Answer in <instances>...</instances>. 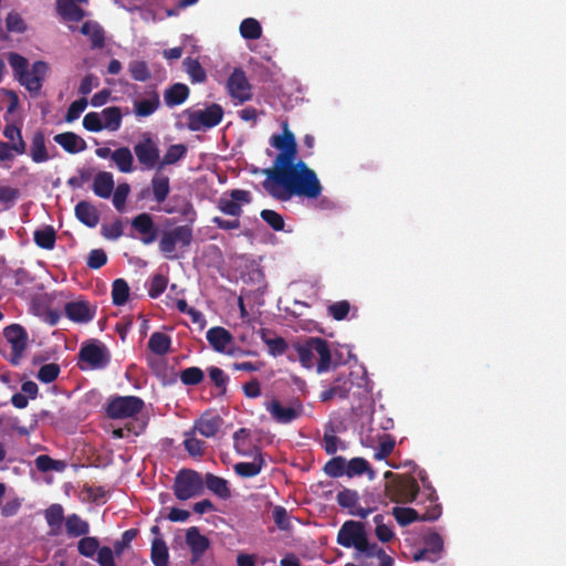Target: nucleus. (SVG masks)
<instances>
[{
  "instance_id": "obj_1",
  "label": "nucleus",
  "mask_w": 566,
  "mask_h": 566,
  "mask_svg": "<svg viewBox=\"0 0 566 566\" xmlns=\"http://www.w3.org/2000/svg\"><path fill=\"white\" fill-rule=\"evenodd\" d=\"M263 189L274 199L289 201L293 197L315 200L323 192L316 172L303 160L264 169Z\"/></svg>"
},
{
  "instance_id": "obj_2",
  "label": "nucleus",
  "mask_w": 566,
  "mask_h": 566,
  "mask_svg": "<svg viewBox=\"0 0 566 566\" xmlns=\"http://www.w3.org/2000/svg\"><path fill=\"white\" fill-rule=\"evenodd\" d=\"M293 348L304 368L311 369L315 365V354L318 355L316 369L318 374L329 370L332 365V353L328 342L321 337H307L304 342H296Z\"/></svg>"
},
{
  "instance_id": "obj_3",
  "label": "nucleus",
  "mask_w": 566,
  "mask_h": 566,
  "mask_svg": "<svg viewBox=\"0 0 566 566\" xmlns=\"http://www.w3.org/2000/svg\"><path fill=\"white\" fill-rule=\"evenodd\" d=\"M192 238V228L190 226H177L161 231L158 249L167 260H175L178 258L177 248L184 249L189 247Z\"/></svg>"
},
{
  "instance_id": "obj_4",
  "label": "nucleus",
  "mask_w": 566,
  "mask_h": 566,
  "mask_svg": "<svg viewBox=\"0 0 566 566\" xmlns=\"http://www.w3.org/2000/svg\"><path fill=\"white\" fill-rule=\"evenodd\" d=\"M282 134H274L270 138V145L280 151L273 161V167L286 166L296 161L297 157V143L286 120L282 123Z\"/></svg>"
},
{
  "instance_id": "obj_5",
  "label": "nucleus",
  "mask_w": 566,
  "mask_h": 566,
  "mask_svg": "<svg viewBox=\"0 0 566 566\" xmlns=\"http://www.w3.org/2000/svg\"><path fill=\"white\" fill-rule=\"evenodd\" d=\"M187 116V127L191 132H199L210 129L219 125L223 118V108L217 103H212L205 109H186L184 112Z\"/></svg>"
},
{
  "instance_id": "obj_6",
  "label": "nucleus",
  "mask_w": 566,
  "mask_h": 566,
  "mask_svg": "<svg viewBox=\"0 0 566 566\" xmlns=\"http://www.w3.org/2000/svg\"><path fill=\"white\" fill-rule=\"evenodd\" d=\"M111 360L106 346L97 340L84 343L78 352L77 366L81 370L103 369Z\"/></svg>"
},
{
  "instance_id": "obj_7",
  "label": "nucleus",
  "mask_w": 566,
  "mask_h": 566,
  "mask_svg": "<svg viewBox=\"0 0 566 566\" xmlns=\"http://www.w3.org/2000/svg\"><path fill=\"white\" fill-rule=\"evenodd\" d=\"M419 493V485L415 478L403 475L387 481L385 484L386 496L395 503H411Z\"/></svg>"
},
{
  "instance_id": "obj_8",
  "label": "nucleus",
  "mask_w": 566,
  "mask_h": 566,
  "mask_svg": "<svg viewBox=\"0 0 566 566\" xmlns=\"http://www.w3.org/2000/svg\"><path fill=\"white\" fill-rule=\"evenodd\" d=\"M144 407V400L137 396H114L108 399L105 413L109 419L133 418Z\"/></svg>"
},
{
  "instance_id": "obj_9",
  "label": "nucleus",
  "mask_w": 566,
  "mask_h": 566,
  "mask_svg": "<svg viewBox=\"0 0 566 566\" xmlns=\"http://www.w3.org/2000/svg\"><path fill=\"white\" fill-rule=\"evenodd\" d=\"M203 492V479L195 470H181L174 483V494L180 501H186Z\"/></svg>"
},
{
  "instance_id": "obj_10",
  "label": "nucleus",
  "mask_w": 566,
  "mask_h": 566,
  "mask_svg": "<svg viewBox=\"0 0 566 566\" xmlns=\"http://www.w3.org/2000/svg\"><path fill=\"white\" fill-rule=\"evenodd\" d=\"M134 153L144 169H157L160 161V150L158 142L149 133L142 135V139L134 146Z\"/></svg>"
},
{
  "instance_id": "obj_11",
  "label": "nucleus",
  "mask_w": 566,
  "mask_h": 566,
  "mask_svg": "<svg viewBox=\"0 0 566 566\" xmlns=\"http://www.w3.org/2000/svg\"><path fill=\"white\" fill-rule=\"evenodd\" d=\"M251 193L243 189H233L218 199L217 208L224 214L240 218L243 213L242 206L250 203Z\"/></svg>"
},
{
  "instance_id": "obj_12",
  "label": "nucleus",
  "mask_w": 566,
  "mask_h": 566,
  "mask_svg": "<svg viewBox=\"0 0 566 566\" xmlns=\"http://www.w3.org/2000/svg\"><path fill=\"white\" fill-rule=\"evenodd\" d=\"M367 532L365 524L357 521H346L337 533V543L346 548L354 547L355 551L365 544Z\"/></svg>"
},
{
  "instance_id": "obj_13",
  "label": "nucleus",
  "mask_w": 566,
  "mask_h": 566,
  "mask_svg": "<svg viewBox=\"0 0 566 566\" xmlns=\"http://www.w3.org/2000/svg\"><path fill=\"white\" fill-rule=\"evenodd\" d=\"M3 335L11 345V363L18 365L28 346L27 331L19 324H11L4 328Z\"/></svg>"
},
{
  "instance_id": "obj_14",
  "label": "nucleus",
  "mask_w": 566,
  "mask_h": 566,
  "mask_svg": "<svg viewBox=\"0 0 566 566\" xmlns=\"http://www.w3.org/2000/svg\"><path fill=\"white\" fill-rule=\"evenodd\" d=\"M265 409L271 415L272 419L282 424H287L301 417L303 406L296 402L295 406H283L279 399H272L265 403Z\"/></svg>"
},
{
  "instance_id": "obj_15",
  "label": "nucleus",
  "mask_w": 566,
  "mask_h": 566,
  "mask_svg": "<svg viewBox=\"0 0 566 566\" xmlns=\"http://www.w3.org/2000/svg\"><path fill=\"white\" fill-rule=\"evenodd\" d=\"M227 88L232 98L240 103L248 102L252 98L251 85L242 69H234L227 81Z\"/></svg>"
},
{
  "instance_id": "obj_16",
  "label": "nucleus",
  "mask_w": 566,
  "mask_h": 566,
  "mask_svg": "<svg viewBox=\"0 0 566 566\" xmlns=\"http://www.w3.org/2000/svg\"><path fill=\"white\" fill-rule=\"evenodd\" d=\"M392 515L399 525L407 526L417 521L432 522L438 520L441 515V507L439 505H436L432 510H429L424 514L420 515L412 507L396 506L392 509Z\"/></svg>"
},
{
  "instance_id": "obj_17",
  "label": "nucleus",
  "mask_w": 566,
  "mask_h": 566,
  "mask_svg": "<svg viewBox=\"0 0 566 566\" xmlns=\"http://www.w3.org/2000/svg\"><path fill=\"white\" fill-rule=\"evenodd\" d=\"M49 71L50 66L46 62L35 61L31 70L28 69L27 75L22 78L20 84L24 86L31 95L38 96Z\"/></svg>"
},
{
  "instance_id": "obj_18",
  "label": "nucleus",
  "mask_w": 566,
  "mask_h": 566,
  "mask_svg": "<svg viewBox=\"0 0 566 566\" xmlns=\"http://www.w3.org/2000/svg\"><path fill=\"white\" fill-rule=\"evenodd\" d=\"M132 227L140 234V241L145 245L154 243L158 238V228L153 217L147 212L139 213L133 218Z\"/></svg>"
},
{
  "instance_id": "obj_19",
  "label": "nucleus",
  "mask_w": 566,
  "mask_h": 566,
  "mask_svg": "<svg viewBox=\"0 0 566 566\" xmlns=\"http://www.w3.org/2000/svg\"><path fill=\"white\" fill-rule=\"evenodd\" d=\"M222 424V418L214 411L203 412L193 424V432L197 431L205 438L214 437Z\"/></svg>"
},
{
  "instance_id": "obj_20",
  "label": "nucleus",
  "mask_w": 566,
  "mask_h": 566,
  "mask_svg": "<svg viewBox=\"0 0 566 566\" xmlns=\"http://www.w3.org/2000/svg\"><path fill=\"white\" fill-rule=\"evenodd\" d=\"M353 388V380L345 375H339L334 379L331 387L321 392V401H329L334 398L345 399Z\"/></svg>"
},
{
  "instance_id": "obj_21",
  "label": "nucleus",
  "mask_w": 566,
  "mask_h": 566,
  "mask_svg": "<svg viewBox=\"0 0 566 566\" xmlns=\"http://www.w3.org/2000/svg\"><path fill=\"white\" fill-rule=\"evenodd\" d=\"M186 543L191 551V563H196L197 560H199L210 545L208 537L201 535L198 527L196 526H192L187 530Z\"/></svg>"
},
{
  "instance_id": "obj_22",
  "label": "nucleus",
  "mask_w": 566,
  "mask_h": 566,
  "mask_svg": "<svg viewBox=\"0 0 566 566\" xmlns=\"http://www.w3.org/2000/svg\"><path fill=\"white\" fill-rule=\"evenodd\" d=\"M65 315L75 323H88L94 318L95 310H91L85 301L69 302L64 306Z\"/></svg>"
},
{
  "instance_id": "obj_23",
  "label": "nucleus",
  "mask_w": 566,
  "mask_h": 566,
  "mask_svg": "<svg viewBox=\"0 0 566 566\" xmlns=\"http://www.w3.org/2000/svg\"><path fill=\"white\" fill-rule=\"evenodd\" d=\"M76 219L88 228H95L99 222V212L90 201L82 200L74 208Z\"/></svg>"
},
{
  "instance_id": "obj_24",
  "label": "nucleus",
  "mask_w": 566,
  "mask_h": 566,
  "mask_svg": "<svg viewBox=\"0 0 566 566\" xmlns=\"http://www.w3.org/2000/svg\"><path fill=\"white\" fill-rule=\"evenodd\" d=\"M233 447L242 457H254L255 449H260L252 443L250 430L247 428H240L233 433Z\"/></svg>"
},
{
  "instance_id": "obj_25",
  "label": "nucleus",
  "mask_w": 566,
  "mask_h": 566,
  "mask_svg": "<svg viewBox=\"0 0 566 566\" xmlns=\"http://www.w3.org/2000/svg\"><path fill=\"white\" fill-rule=\"evenodd\" d=\"M264 465L265 461L261 449H255L252 462H238L234 464L233 470L241 478H254L262 471Z\"/></svg>"
},
{
  "instance_id": "obj_26",
  "label": "nucleus",
  "mask_w": 566,
  "mask_h": 566,
  "mask_svg": "<svg viewBox=\"0 0 566 566\" xmlns=\"http://www.w3.org/2000/svg\"><path fill=\"white\" fill-rule=\"evenodd\" d=\"M54 142L65 151L77 154L86 149V142L73 132H65L54 136Z\"/></svg>"
},
{
  "instance_id": "obj_27",
  "label": "nucleus",
  "mask_w": 566,
  "mask_h": 566,
  "mask_svg": "<svg viewBox=\"0 0 566 566\" xmlns=\"http://www.w3.org/2000/svg\"><path fill=\"white\" fill-rule=\"evenodd\" d=\"M29 155L35 164H42L50 159L45 135L42 130H35L33 133Z\"/></svg>"
},
{
  "instance_id": "obj_28",
  "label": "nucleus",
  "mask_w": 566,
  "mask_h": 566,
  "mask_svg": "<svg viewBox=\"0 0 566 566\" xmlns=\"http://www.w3.org/2000/svg\"><path fill=\"white\" fill-rule=\"evenodd\" d=\"M206 337L210 346L218 353H223L233 340L232 334L221 326L208 329Z\"/></svg>"
},
{
  "instance_id": "obj_29",
  "label": "nucleus",
  "mask_w": 566,
  "mask_h": 566,
  "mask_svg": "<svg viewBox=\"0 0 566 566\" xmlns=\"http://www.w3.org/2000/svg\"><path fill=\"white\" fill-rule=\"evenodd\" d=\"M56 12L64 21L69 22H80L85 17V11L78 3L70 0H57Z\"/></svg>"
},
{
  "instance_id": "obj_30",
  "label": "nucleus",
  "mask_w": 566,
  "mask_h": 566,
  "mask_svg": "<svg viewBox=\"0 0 566 566\" xmlns=\"http://www.w3.org/2000/svg\"><path fill=\"white\" fill-rule=\"evenodd\" d=\"M114 185L112 172L99 171L94 176L92 190L97 197L107 199L112 196Z\"/></svg>"
},
{
  "instance_id": "obj_31",
  "label": "nucleus",
  "mask_w": 566,
  "mask_h": 566,
  "mask_svg": "<svg viewBox=\"0 0 566 566\" xmlns=\"http://www.w3.org/2000/svg\"><path fill=\"white\" fill-rule=\"evenodd\" d=\"M190 90L184 83H175L164 92V101L168 107L181 105L189 97Z\"/></svg>"
},
{
  "instance_id": "obj_32",
  "label": "nucleus",
  "mask_w": 566,
  "mask_h": 566,
  "mask_svg": "<svg viewBox=\"0 0 566 566\" xmlns=\"http://www.w3.org/2000/svg\"><path fill=\"white\" fill-rule=\"evenodd\" d=\"M81 33L88 36L92 49L105 46V31L96 21H86L81 27Z\"/></svg>"
},
{
  "instance_id": "obj_33",
  "label": "nucleus",
  "mask_w": 566,
  "mask_h": 566,
  "mask_svg": "<svg viewBox=\"0 0 566 566\" xmlns=\"http://www.w3.org/2000/svg\"><path fill=\"white\" fill-rule=\"evenodd\" d=\"M205 485L209 491L222 500H228L231 496L229 482L223 478L217 476L212 473H207L203 480V486Z\"/></svg>"
},
{
  "instance_id": "obj_34",
  "label": "nucleus",
  "mask_w": 566,
  "mask_h": 566,
  "mask_svg": "<svg viewBox=\"0 0 566 566\" xmlns=\"http://www.w3.org/2000/svg\"><path fill=\"white\" fill-rule=\"evenodd\" d=\"M103 129L116 132L120 128L123 120V113L118 106H109L104 108L101 113Z\"/></svg>"
},
{
  "instance_id": "obj_35",
  "label": "nucleus",
  "mask_w": 566,
  "mask_h": 566,
  "mask_svg": "<svg viewBox=\"0 0 566 566\" xmlns=\"http://www.w3.org/2000/svg\"><path fill=\"white\" fill-rule=\"evenodd\" d=\"M160 106L159 94L153 92L148 98L134 102V113L137 117H148Z\"/></svg>"
},
{
  "instance_id": "obj_36",
  "label": "nucleus",
  "mask_w": 566,
  "mask_h": 566,
  "mask_svg": "<svg viewBox=\"0 0 566 566\" xmlns=\"http://www.w3.org/2000/svg\"><path fill=\"white\" fill-rule=\"evenodd\" d=\"M150 185L155 200L158 203L164 202L170 191L169 178L157 170L155 176L151 178Z\"/></svg>"
},
{
  "instance_id": "obj_37",
  "label": "nucleus",
  "mask_w": 566,
  "mask_h": 566,
  "mask_svg": "<svg viewBox=\"0 0 566 566\" xmlns=\"http://www.w3.org/2000/svg\"><path fill=\"white\" fill-rule=\"evenodd\" d=\"M65 528L69 536L80 537L90 533V524L73 513L65 518Z\"/></svg>"
},
{
  "instance_id": "obj_38",
  "label": "nucleus",
  "mask_w": 566,
  "mask_h": 566,
  "mask_svg": "<svg viewBox=\"0 0 566 566\" xmlns=\"http://www.w3.org/2000/svg\"><path fill=\"white\" fill-rule=\"evenodd\" d=\"M33 240L39 248L52 250L55 247L56 232L52 226H44L34 231Z\"/></svg>"
},
{
  "instance_id": "obj_39",
  "label": "nucleus",
  "mask_w": 566,
  "mask_h": 566,
  "mask_svg": "<svg viewBox=\"0 0 566 566\" xmlns=\"http://www.w3.org/2000/svg\"><path fill=\"white\" fill-rule=\"evenodd\" d=\"M150 559L155 566H168L169 552L167 544L163 538L156 537L151 542Z\"/></svg>"
},
{
  "instance_id": "obj_40",
  "label": "nucleus",
  "mask_w": 566,
  "mask_h": 566,
  "mask_svg": "<svg viewBox=\"0 0 566 566\" xmlns=\"http://www.w3.org/2000/svg\"><path fill=\"white\" fill-rule=\"evenodd\" d=\"M187 147L184 144H174L168 147L164 157L160 159L157 167L158 171H161L166 166L174 165L186 157Z\"/></svg>"
},
{
  "instance_id": "obj_41",
  "label": "nucleus",
  "mask_w": 566,
  "mask_h": 566,
  "mask_svg": "<svg viewBox=\"0 0 566 566\" xmlns=\"http://www.w3.org/2000/svg\"><path fill=\"white\" fill-rule=\"evenodd\" d=\"M112 160L120 172L127 174L133 171L134 157L128 147H119L112 153Z\"/></svg>"
},
{
  "instance_id": "obj_42",
  "label": "nucleus",
  "mask_w": 566,
  "mask_h": 566,
  "mask_svg": "<svg viewBox=\"0 0 566 566\" xmlns=\"http://www.w3.org/2000/svg\"><path fill=\"white\" fill-rule=\"evenodd\" d=\"M171 338L169 335L155 332L148 340V348L156 355L164 356L170 350Z\"/></svg>"
},
{
  "instance_id": "obj_43",
  "label": "nucleus",
  "mask_w": 566,
  "mask_h": 566,
  "mask_svg": "<svg viewBox=\"0 0 566 566\" xmlns=\"http://www.w3.org/2000/svg\"><path fill=\"white\" fill-rule=\"evenodd\" d=\"M3 136L14 146L17 155H23L27 151V144L23 140L21 128L14 124H7L3 128Z\"/></svg>"
},
{
  "instance_id": "obj_44",
  "label": "nucleus",
  "mask_w": 566,
  "mask_h": 566,
  "mask_svg": "<svg viewBox=\"0 0 566 566\" xmlns=\"http://www.w3.org/2000/svg\"><path fill=\"white\" fill-rule=\"evenodd\" d=\"M354 557L359 559L364 558H373L376 557L379 563L384 562L386 557H390L386 554L384 548L379 547L376 543H370L368 541V536L365 538V544L361 547H358L355 552Z\"/></svg>"
},
{
  "instance_id": "obj_45",
  "label": "nucleus",
  "mask_w": 566,
  "mask_h": 566,
  "mask_svg": "<svg viewBox=\"0 0 566 566\" xmlns=\"http://www.w3.org/2000/svg\"><path fill=\"white\" fill-rule=\"evenodd\" d=\"M182 65L192 83H203L207 80L206 70L197 59L187 57L184 60Z\"/></svg>"
},
{
  "instance_id": "obj_46",
  "label": "nucleus",
  "mask_w": 566,
  "mask_h": 566,
  "mask_svg": "<svg viewBox=\"0 0 566 566\" xmlns=\"http://www.w3.org/2000/svg\"><path fill=\"white\" fill-rule=\"evenodd\" d=\"M129 297V286L124 279H116L112 284V302L115 306H122L127 303Z\"/></svg>"
},
{
  "instance_id": "obj_47",
  "label": "nucleus",
  "mask_w": 566,
  "mask_h": 566,
  "mask_svg": "<svg viewBox=\"0 0 566 566\" xmlns=\"http://www.w3.org/2000/svg\"><path fill=\"white\" fill-rule=\"evenodd\" d=\"M240 34L247 40H258L262 35L260 22L254 18H247L240 24Z\"/></svg>"
},
{
  "instance_id": "obj_48",
  "label": "nucleus",
  "mask_w": 566,
  "mask_h": 566,
  "mask_svg": "<svg viewBox=\"0 0 566 566\" xmlns=\"http://www.w3.org/2000/svg\"><path fill=\"white\" fill-rule=\"evenodd\" d=\"M8 62L14 73V76L19 83H21L22 78L25 77L28 72V60L21 54L12 52L8 55Z\"/></svg>"
},
{
  "instance_id": "obj_49",
  "label": "nucleus",
  "mask_w": 566,
  "mask_h": 566,
  "mask_svg": "<svg viewBox=\"0 0 566 566\" xmlns=\"http://www.w3.org/2000/svg\"><path fill=\"white\" fill-rule=\"evenodd\" d=\"M368 472L369 478L373 479L374 471L370 468L367 460L364 458H353L346 463V474L352 478L354 475H361L363 473Z\"/></svg>"
},
{
  "instance_id": "obj_50",
  "label": "nucleus",
  "mask_w": 566,
  "mask_h": 566,
  "mask_svg": "<svg viewBox=\"0 0 566 566\" xmlns=\"http://www.w3.org/2000/svg\"><path fill=\"white\" fill-rule=\"evenodd\" d=\"M209 378L218 389L219 395H226L228 390L229 376L219 367L208 368Z\"/></svg>"
},
{
  "instance_id": "obj_51",
  "label": "nucleus",
  "mask_w": 566,
  "mask_h": 566,
  "mask_svg": "<svg viewBox=\"0 0 566 566\" xmlns=\"http://www.w3.org/2000/svg\"><path fill=\"white\" fill-rule=\"evenodd\" d=\"M180 381L185 386H197L205 379L203 370L199 367H188L180 371Z\"/></svg>"
},
{
  "instance_id": "obj_52",
  "label": "nucleus",
  "mask_w": 566,
  "mask_h": 566,
  "mask_svg": "<svg viewBox=\"0 0 566 566\" xmlns=\"http://www.w3.org/2000/svg\"><path fill=\"white\" fill-rule=\"evenodd\" d=\"M48 525L52 528H60L64 520V510L61 504H51L44 512Z\"/></svg>"
},
{
  "instance_id": "obj_53",
  "label": "nucleus",
  "mask_w": 566,
  "mask_h": 566,
  "mask_svg": "<svg viewBox=\"0 0 566 566\" xmlns=\"http://www.w3.org/2000/svg\"><path fill=\"white\" fill-rule=\"evenodd\" d=\"M99 542L93 536H83L77 543V551L82 556L93 557L96 553L98 554Z\"/></svg>"
},
{
  "instance_id": "obj_54",
  "label": "nucleus",
  "mask_w": 566,
  "mask_h": 566,
  "mask_svg": "<svg viewBox=\"0 0 566 566\" xmlns=\"http://www.w3.org/2000/svg\"><path fill=\"white\" fill-rule=\"evenodd\" d=\"M324 472L332 478H339L346 474V460L338 455L332 458L324 465Z\"/></svg>"
},
{
  "instance_id": "obj_55",
  "label": "nucleus",
  "mask_w": 566,
  "mask_h": 566,
  "mask_svg": "<svg viewBox=\"0 0 566 566\" xmlns=\"http://www.w3.org/2000/svg\"><path fill=\"white\" fill-rule=\"evenodd\" d=\"M130 76L138 82H146L150 78L151 73L145 61H132L128 65Z\"/></svg>"
},
{
  "instance_id": "obj_56",
  "label": "nucleus",
  "mask_w": 566,
  "mask_h": 566,
  "mask_svg": "<svg viewBox=\"0 0 566 566\" xmlns=\"http://www.w3.org/2000/svg\"><path fill=\"white\" fill-rule=\"evenodd\" d=\"M395 446L396 441L391 436L382 434L379 439V447L375 451L374 459L378 461L386 459L392 453Z\"/></svg>"
},
{
  "instance_id": "obj_57",
  "label": "nucleus",
  "mask_w": 566,
  "mask_h": 566,
  "mask_svg": "<svg viewBox=\"0 0 566 566\" xmlns=\"http://www.w3.org/2000/svg\"><path fill=\"white\" fill-rule=\"evenodd\" d=\"M260 217L274 231L284 230L285 222L283 217L279 212L271 209H263L260 212Z\"/></svg>"
},
{
  "instance_id": "obj_58",
  "label": "nucleus",
  "mask_w": 566,
  "mask_h": 566,
  "mask_svg": "<svg viewBox=\"0 0 566 566\" xmlns=\"http://www.w3.org/2000/svg\"><path fill=\"white\" fill-rule=\"evenodd\" d=\"M424 548L432 555L437 556V559L440 557V553L443 549V541L442 537L436 533H429L423 538Z\"/></svg>"
},
{
  "instance_id": "obj_59",
  "label": "nucleus",
  "mask_w": 566,
  "mask_h": 566,
  "mask_svg": "<svg viewBox=\"0 0 566 566\" xmlns=\"http://www.w3.org/2000/svg\"><path fill=\"white\" fill-rule=\"evenodd\" d=\"M168 279L163 274H155L151 276L148 285V295L150 298L159 297L166 290Z\"/></svg>"
},
{
  "instance_id": "obj_60",
  "label": "nucleus",
  "mask_w": 566,
  "mask_h": 566,
  "mask_svg": "<svg viewBox=\"0 0 566 566\" xmlns=\"http://www.w3.org/2000/svg\"><path fill=\"white\" fill-rule=\"evenodd\" d=\"M60 366L55 363H50L41 366L38 371V379L43 384H50L54 381L60 375Z\"/></svg>"
},
{
  "instance_id": "obj_61",
  "label": "nucleus",
  "mask_w": 566,
  "mask_h": 566,
  "mask_svg": "<svg viewBox=\"0 0 566 566\" xmlns=\"http://www.w3.org/2000/svg\"><path fill=\"white\" fill-rule=\"evenodd\" d=\"M185 448L188 453L192 457H198L203 454L205 442L193 437V431L185 433Z\"/></svg>"
},
{
  "instance_id": "obj_62",
  "label": "nucleus",
  "mask_w": 566,
  "mask_h": 566,
  "mask_svg": "<svg viewBox=\"0 0 566 566\" xmlns=\"http://www.w3.org/2000/svg\"><path fill=\"white\" fill-rule=\"evenodd\" d=\"M384 520L385 517L381 514H377L374 517V522L376 524L375 533L380 542L387 543L394 537V532L388 525L384 523Z\"/></svg>"
},
{
  "instance_id": "obj_63",
  "label": "nucleus",
  "mask_w": 566,
  "mask_h": 566,
  "mask_svg": "<svg viewBox=\"0 0 566 566\" xmlns=\"http://www.w3.org/2000/svg\"><path fill=\"white\" fill-rule=\"evenodd\" d=\"M350 311V304L348 301H339L332 303L327 307V313L336 321H343L347 317Z\"/></svg>"
},
{
  "instance_id": "obj_64",
  "label": "nucleus",
  "mask_w": 566,
  "mask_h": 566,
  "mask_svg": "<svg viewBox=\"0 0 566 566\" xmlns=\"http://www.w3.org/2000/svg\"><path fill=\"white\" fill-rule=\"evenodd\" d=\"M359 496L354 490L344 489L337 494V503L339 506L348 509L349 511L356 507Z\"/></svg>"
}]
</instances>
